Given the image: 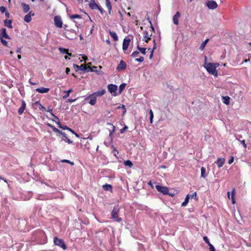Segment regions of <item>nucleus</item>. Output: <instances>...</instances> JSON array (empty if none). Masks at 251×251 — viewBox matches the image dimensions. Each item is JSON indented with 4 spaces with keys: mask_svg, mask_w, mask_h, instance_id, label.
<instances>
[{
    "mask_svg": "<svg viewBox=\"0 0 251 251\" xmlns=\"http://www.w3.org/2000/svg\"><path fill=\"white\" fill-rule=\"evenodd\" d=\"M206 57H205V63L204 65V68L209 74L213 75L214 76H217V71L216 69L219 66V63H207L206 62Z\"/></svg>",
    "mask_w": 251,
    "mask_h": 251,
    "instance_id": "obj_1",
    "label": "nucleus"
},
{
    "mask_svg": "<svg viewBox=\"0 0 251 251\" xmlns=\"http://www.w3.org/2000/svg\"><path fill=\"white\" fill-rule=\"evenodd\" d=\"M120 209L118 206H115L112 211L111 216L112 219L116 222H120L122 221V218L119 217L118 213L119 212Z\"/></svg>",
    "mask_w": 251,
    "mask_h": 251,
    "instance_id": "obj_2",
    "label": "nucleus"
},
{
    "mask_svg": "<svg viewBox=\"0 0 251 251\" xmlns=\"http://www.w3.org/2000/svg\"><path fill=\"white\" fill-rule=\"evenodd\" d=\"M107 89L113 96L116 97L119 95L118 92H117L118 90V86L116 85L113 84H108L107 86Z\"/></svg>",
    "mask_w": 251,
    "mask_h": 251,
    "instance_id": "obj_3",
    "label": "nucleus"
},
{
    "mask_svg": "<svg viewBox=\"0 0 251 251\" xmlns=\"http://www.w3.org/2000/svg\"><path fill=\"white\" fill-rule=\"evenodd\" d=\"M53 242L55 245L58 246L64 250L67 249V247L64 242V241L61 239H59L56 237H54Z\"/></svg>",
    "mask_w": 251,
    "mask_h": 251,
    "instance_id": "obj_4",
    "label": "nucleus"
},
{
    "mask_svg": "<svg viewBox=\"0 0 251 251\" xmlns=\"http://www.w3.org/2000/svg\"><path fill=\"white\" fill-rule=\"evenodd\" d=\"M88 99H90L89 103L91 105H94L96 103L97 97L94 95L93 93L89 95L88 97L85 98V100H87Z\"/></svg>",
    "mask_w": 251,
    "mask_h": 251,
    "instance_id": "obj_5",
    "label": "nucleus"
},
{
    "mask_svg": "<svg viewBox=\"0 0 251 251\" xmlns=\"http://www.w3.org/2000/svg\"><path fill=\"white\" fill-rule=\"evenodd\" d=\"M155 188L158 192H159L164 195L168 194L169 189L166 187H164V186H160L159 185H156L155 186Z\"/></svg>",
    "mask_w": 251,
    "mask_h": 251,
    "instance_id": "obj_6",
    "label": "nucleus"
},
{
    "mask_svg": "<svg viewBox=\"0 0 251 251\" xmlns=\"http://www.w3.org/2000/svg\"><path fill=\"white\" fill-rule=\"evenodd\" d=\"M54 24L56 27L59 28L62 27L63 23L61 17L58 16H55L54 18Z\"/></svg>",
    "mask_w": 251,
    "mask_h": 251,
    "instance_id": "obj_7",
    "label": "nucleus"
},
{
    "mask_svg": "<svg viewBox=\"0 0 251 251\" xmlns=\"http://www.w3.org/2000/svg\"><path fill=\"white\" fill-rule=\"evenodd\" d=\"M235 138L237 140L239 141L241 144H242L244 149L246 150L247 148V146L245 143V140L243 139L242 136L240 134H236Z\"/></svg>",
    "mask_w": 251,
    "mask_h": 251,
    "instance_id": "obj_8",
    "label": "nucleus"
},
{
    "mask_svg": "<svg viewBox=\"0 0 251 251\" xmlns=\"http://www.w3.org/2000/svg\"><path fill=\"white\" fill-rule=\"evenodd\" d=\"M206 6L209 9H215L217 7L218 5L216 1L214 0H208L206 2Z\"/></svg>",
    "mask_w": 251,
    "mask_h": 251,
    "instance_id": "obj_9",
    "label": "nucleus"
},
{
    "mask_svg": "<svg viewBox=\"0 0 251 251\" xmlns=\"http://www.w3.org/2000/svg\"><path fill=\"white\" fill-rule=\"evenodd\" d=\"M73 67L75 70L76 71H77L78 70H81L83 71H86L87 69L89 70L90 69V67L88 68L85 67L84 65H81L80 66H78L75 64H73Z\"/></svg>",
    "mask_w": 251,
    "mask_h": 251,
    "instance_id": "obj_10",
    "label": "nucleus"
},
{
    "mask_svg": "<svg viewBox=\"0 0 251 251\" xmlns=\"http://www.w3.org/2000/svg\"><path fill=\"white\" fill-rule=\"evenodd\" d=\"M126 64L123 60H121L120 63L118 64L117 67V70L118 71H122L126 69Z\"/></svg>",
    "mask_w": 251,
    "mask_h": 251,
    "instance_id": "obj_11",
    "label": "nucleus"
},
{
    "mask_svg": "<svg viewBox=\"0 0 251 251\" xmlns=\"http://www.w3.org/2000/svg\"><path fill=\"white\" fill-rule=\"evenodd\" d=\"M130 40L129 39L125 38L123 43V50H127L129 46Z\"/></svg>",
    "mask_w": 251,
    "mask_h": 251,
    "instance_id": "obj_12",
    "label": "nucleus"
},
{
    "mask_svg": "<svg viewBox=\"0 0 251 251\" xmlns=\"http://www.w3.org/2000/svg\"><path fill=\"white\" fill-rule=\"evenodd\" d=\"M35 91L38 93L44 94L49 92L50 89L48 88L40 87L35 89Z\"/></svg>",
    "mask_w": 251,
    "mask_h": 251,
    "instance_id": "obj_13",
    "label": "nucleus"
},
{
    "mask_svg": "<svg viewBox=\"0 0 251 251\" xmlns=\"http://www.w3.org/2000/svg\"><path fill=\"white\" fill-rule=\"evenodd\" d=\"M180 16L179 12H176L175 15L173 16V20L175 25H177L178 24V19Z\"/></svg>",
    "mask_w": 251,
    "mask_h": 251,
    "instance_id": "obj_14",
    "label": "nucleus"
},
{
    "mask_svg": "<svg viewBox=\"0 0 251 251\" xmlns=\"http://www.w3.org/2000/svg\"><path fill=\"white\" fill-rule=\"evenodd\" d=\"M25 107H26L25 102L24 100H22V105L21 106V107L19 108V109L18 110L19 114L22 115L23 114V113L24 112V111L25 108Z\"/></svg>",
    "mask_w": 251,
    "mask_h": 251,
    "instance_id": "obj_15",
    "label": "nucleus"
},
{
    "mask_svg": "<svg viewBox=\"0 0 251 251\" xmlns=\"http://www.w3.org/2000/svg\"><path fill=\"white\" fill-rule=\"evenodd\" d=\"M34 13H32V12L31 11L29 12L27 14H26L25 16L24 21L26 23L30 22L31 20V16H34Z\"/></svg>",
    "mask_w": 251,
    "mask_h": 251,
    "instance_id": "obj_16",
    "label": "nucleus"
},
{
    "mask_svg": "<svg viewBox=\"0 0 251 251\" xmlns=\"http://www.w3.org/2000/svg\"><path fill=\"white\" fill-rule=\"evenodd\" d=\"M225 161V160L224 158H219L215 163L217 164L218 168H221L223 166Z\"/></svg>",
    "mask_w": 251,
    "mask_h": 251,
    "instance_id": "obj_17",
    "label": "nucleus"
},
{
    "mask_svg": "<svg viewBox=\"0 0 251 251\" xmlns=\"http://www.w3.org/2000/svg\"><path fill=\"white\" fill-rule=\"evenodd\" d=\"M0 35H1V37L3 38L8 39H11L10 37L6 33V30L5 28H2L1 29V32Z\"/></svg>",
    "mask_w": 251,
    "mask_h": 251,
    "instance_id": "obj_18",
    "label": "nucleus"
},
{
    "mask_svg": "<svg viewBox=\"0 0 251 251\" xmlns=\"http://www.w3.org/2000/svg\"><path fill=\"white\" fill-rule=\"evenodd\" d=\"M89 5L92 9H97L98 7V5L96 3L94 0H90Z\"/></svg>",
    "mask_w": 251,
    "mask_h": 251,
    "instance_id": "obj_19",
    "label": "nucleus"
},
{
    "mask_svg": "<svg viewBox=\"0 0 251 251\" xmlns=\"http://www.w3.org/2000/svg\"><path fill=\"white\" fill-rule=\"evenodd\" d=\"M143 33L144 37L145 39V41L148 43L149 42V40L151 39V35L149 34V32L147 30H144Z\"/></svg>",
    "mask_w": 251,
    "mask_h": 251,
    "instance_id": "obj_20",
    "label": "nucleus"
},
{
    "mask_svg": "<svg viewBox=\"0 0 251 251\" xmlns=\"http://www.w3.org/2000/svg\"><path fill=\"white\" fill-rule=\"evenodd\" d=\"M12 21L11 20H5L4 21V26H5L8 28H12L13 26L12 25Z\"/></svg>",
    "mask_w": 251,
    "mask_h": 251,
    "instance_id": "obj_21",
    "label": "nucleus"
},
{
    "mask_svg": "<svg viewBox=\"0 0 251 251\" xmlns=\"http://www.w3.org/2000/svg\"><path fill=\"white\" fill-rule=\"evenodd\" d=\"M105 93V90L103 89L100 91H98L93 93L94 95L97 98L98 97H101Z\"/></svg>",
    "mask_w": 251,
    "mask_h": 251,
    "instance_id": "obj_22",
    "label": "nucleus"
},
{
    "mask_svg": "<svg viewBox=\"0 0 251 251\" xmlns=\"http://www.w3.org/2000/svg\"><path fill=\"white\" fill-rule=\"evenodd\" d=\"M21 5L23 7V11L25 13H27L29 11L30 9L29 5L23 2L22 3Z\"/></svg>",
    "mask_w": 251,
    "mask_h": 251,
    "instance_id": "obj_23",
    "label": "nucleus"
},
{
    "mask_svg": "<svg viewBox=\"0 0 251 251\" xmlns=\"http://www.w3.org/2000/svg\"><path fill=\"white\" fill-rule=\"evenodd\" d=\"M109 33L111 37L113 39L114 41H118V36L115 32L110 31Z\"/></svg>",
    "mask_w": 251,
    "mask_h": 251,
    "instance_id": "obj_24",
    "label": "nucleus"
},
{
    "mask_svg": "<svg viewBox=\"0 0 251 251\" xmlns=\"http://www.w3.org/2000/svg\"><path fill=\"white\" fill-rule=\"evenodd\" d=\"M105 4L108 9V13L110 14L112 10V5L109 0H105Z\"/></svg>",
    "mask_w": 251,
    "mask_h": 251,
    "instance_id": "obj_25",
    "label": "nucleus"
},
{
    "mask_svg": "<svg viewBox=\"0 0 251 251\" xmlns=\"http://www.w3.org/2000/svg\"><path fill=\"white\" fill-rule=\"evenodd\" d=\"M103 189L105 191L111 192L112 190V185L110 184H106L102 186Z\"/></svg>",
    "mask_w": 251,
    "mask_h": 251,
    "instance_id": "obj_26",
    "label": "nucleus"
},
{
    "mask_svg": "<svg viewBox=\"0 0 251 251\" xmlns=\"http://www.w3.org/2000/svg\"><path fill=\"white\" fill-rule=\"evenodd\" d=\"M58 50H59V51L61 53H62V54H67L69 56H71L72 55V53H69L68 51V50L65 49H64V48L60 47V48H59Z\"/></svg>",
    "mask_w": 251,
    "mask_h": 251,
    "instance_id": "obj_27",
    "label": "nucleus"
},
{
    "mask_svg": "<svg viewBox=\"0 0 251 251\" xmlns=\"http://www.w3.org/2000/svg\"><path fill=\"white\" fill-rule=\"evenodd\" d=\"M156 48V44L155 42V40L154 39L153 40V49L151 50V49H149V50H151V54L150 55V57H149V58L151 59L152 58V56H153V50L154 49H155Z\"/></svg>",
    "mask_w": 251,
    "mask_h": 251,
    "instance_id": "obj_28",
    "label": "nucleus"
},
{
    "mask_svg": "<svg viewBox=\"0 0 251 251\" xmlns=\"http://www.w3.org/2000/svg\"><path fill=\"white\" fill-rule=\"evenodd\" d=\"M223 102L227 105L229 103L230 98L228 96H225L222 97Z\"/></svg>",
    "mask_w": 251,
    "mask_h": 251,
    "instance_id": "obj_29",
    "label": "nucleus"
},
{
    "mask_svg": "<svg viewBox=\"0 0 251 251\" xmlns=\"http://www.w3.org/2000/svg\"><path fill=\"white\" fill-rule=\"evenodd\" d=\"M126 86V84L124 83H122L120 85L119 89V91H118L119 95H120V94H121L122 93V92H123L124 89L125 88Z\"/></svg>",
    "mask_w": 251,
    "mask_h": 251,
    "instance_id": "obj_30",
    "label": "nucleus"
},
{
    "mask_svg": "<svg viewBox=\"0 0 251 251\" xmlns=\"http://www.w3.org/2000/svg\"><path fill=\"white\" fill-rule=\"evenodd\" d=\"M201 177H203V178H205L207 176V175H206V174H205V172H206L205 168L202 167L201 168Z\"/></svg>",
    "mask_w": 251,
    "mask_h": 251,
    "instance_id": "obj_31",
    "label": "nucleus"
},
{
    "mask_svg": "<svg viewBox=\"0 0 251 251\" xmlns=\"http://www.w3.org/2000/svg\"><path fill=\"white\" fill-rule=\"evenodd\" d=\"M189 199H190L189 195H187L184 201L181 203V206H185L188 203Z\"/></svg>",
    "mask_w": 251,
    "mask_h": 251,
    "instance_id": "obj_32",
    "label": "nucleus"
},
{
    "mask_svg": "<svg viewBox=\"0 0 251 251\" xmlns=\"http://www.w3.org/2000/svg\"><path fill=\"white\" fill-rule=\"evenodd\" d=\"M65 35L66 37L70 40H73L76 38L75 35H70V33L69 32H66Z\"/></svg>",
    "mask_w": 251,
    "mask_h": 251,
    "instance_id": "obj_33",
    "label": "nucleus"
},
{
    "mask_svg": "<svg viewBox=\"0 0 251 251\" xmlns=\"http://www.w3.org/2000/svg\"><path fill=\"white\" fill-rule=\"evenodd\" d=\"M72 91H73L72 89H70L69 90H68L67 91H64V93L66 94L64 96H63V99H66V98H67L69 96L70 93H71Z\"/></svg>",
    "mask_w": 251,
    "mask_h": 251,
    "instance_id": "obj_34",
    "label": "nucleus"
},
{
    "mask_svg": "<svg viewBox=\"0 0 251 251\" xmlns=\"http://www.w3.org/2000/svg\"><path fill=\"white\" fill-rule=\"evenodd\" d=\"M208 41H209V39H207L202 43V44H201V45L200 47V49L201 50H203V49H204V48H205L206 44L208 42Z\"/></svg>",
    "mask_w": 251,
    "mask_h": 251,
    "instance_id": "obj_35",
    "label": "nucleus"
},
{
    "mask_svg": "<svg viewBox=\"0 0 251 251\" xmlns=\"http://www.w3.org/2000/svg\"><path fill=\"white\" fill-rule=\"evenodd\" d=\"M137 49L143 54H146V49L145 48H141L139 45L137 47Z\"/></svg>",
    "mask_w": 251,
    "mask_h": 251,
    "instance_id": "obj_36",
    "label": "nucleus"
},
{
    "mask_svg": "<svg viewBox=\"0 0 251 251\" xmlns=\"http://www.w3.org/2000/svg\"><path fill=\"white\" fill-rule=\"evenodd\" d=\"M149 114H150V123L152 124L153 123V113L151 109H150L149 111Z\"/></svg>",
    "mask_w": 251,
    "mask_h": 251,
    "instance_id": "obj_37",
    "label": "nucleus"
},
{
    "mask_svg": "<svg viewBox=\"0 0 251 251\" xmlns=\"http://www.w3.org/2000/svg\"><path fill=\"white\" fill-rule=\"evenodd\" d=\"M124 164L126 166L131 167L133 166L132 163L129 160L124 161Z\"/></svg>",
    "mask_w": 251,
    "mask_h": 251,
    "instance_id": "obj_38",
    "label": "nucleus"
},
{
    "mask_svg": "<svg viewBox=\"0 0 251 251\" xmlns=\"http://www.w3.org/2000/svg\"><path fill=\"white\" fill-rule=\"evenodd\" d=\"M0 40L2 44L5 46L7 47L8 46V43L7 42L3 39V37H1V35H0Z\"/></svg>",
    "mask_w": 251,
    "mask_h": 251,
    "instance_id": "obj_39",
    "label": "nucleus"
},
{
    "mask_svg": "<svg viewBox=\"0 0 251 251\" xmlns=\"http://www.w3.org/2000/svg\"><path fill=\"white\" fill-rule=\"evenodd\" d=\"M70 18L71 19H81V16L80 15H78V14H73V15H72L70 16Z\"/></svg>",
    "mask_w": 251,
    "mask_h": 251,
    "instance_id": "obj_40",
    "label": "nucleus"
},
{
    "mask_svg": "<svg viewBox=\"0 0 251 251\" xmlns=\"http://www.w3.org/2000/svg\"><path fill=\"white\" fill-rule=\"evenodd\" d=\"M59 127L61 128H62L63 129H67V130H69V127H68L67 126H63L59 122H58V123H57Z\"/></svg>",
    "mask_w": 251,
    "mask_h": 251,
    "instance_id": "obj_41",
    "label": "nucleus"
},
{
    "mask_svg": "<svg viewBox=\"0 0 251 251\" xmlns=\"http://www.w3.org/2000/svg\"><path fill=\"white\" fill-rule=\"evenodd\" d=\"M234 191H235V190L234 189L232 192V193H231V199L232 200V202L233 203H235V200H234Z\"/></svg>",
    "mask_w": 251,
    "mask_h": 251,
    "instance_id": "obj_42",
    "label": "nucleus"
},
{
    "mask_svg": "<svg viewBox=\"0 0 251 251\" xmlns=\"http://www.w3.org/2000/svg\"><path fill=\"white\" fill-rule=\"evenodd\" d=\"M61 162H62L68 163L71 164V165H74V163L73 162H72V161H70L69 160H67V159L62 160Z\"/></svg>",
    "mask_w": 251,
    "mask_h": 251,
    "instance_id": "obj_43",
    "label": "nucleus"
},
{
    "mask_svg": "<svg viewBox=\"0 0 251 251\" xmlns=\"http://www.w3.org/2000/svg\"><path fill=\"white\" fill-rule=\"evenodd\" d=\"M52 129L53 131L55 132L58 133H61V131L57 128H56L55 126H52Z\"/></svg>",
    "mask_w": 251,
    "mask_h": 251,
    "instance_id": "obj_44",
    "label": "nucleus"
},
{
    "mask_svg": "<svg viewBox=\"0 0 251 251\" xmlns=\"http://www.w3.org/2000/svg\"><path fill=\"white\" fill-rule=\"evenodd\" d=\"M47 111L49 112L51 114V115L55 119H57V120H59L58 118L55 115H54L52 112V109H50V108H48Z\"/></svg>",
    "mask_w": 251,
    "mask_h": 251,
    "instance_id": "obj_45",
    "label": "nucleus"
},
{
    "mask_svg": "<svg viewBox=\"0 0 251 251\" xmlns=\"http://www.w3.org/2000/svg\"><path fill=\"white\" fill-rule=\"evenodd\" d=\"M139 54V52L138 51H134V52L132 53V54H131V56L132 57H137V56H138Z\"/></svg>",
    "mask_w": 251,
    "mask_h": 251,
    "instance_id": "obj_46",
    "label": "nucleus"
},
{
    "mask_svg": "<svg viewBox=\"0 0 251 251\" xmlns=\"http://www.w3.org/2000/svg\"><path fill=\"white\" fill-rule=\"evenodd\" d=\"M135 61L139 62H142L144 61V57L142 56H140L139 58H136Z\"/></svg>",
    "mask_w": 251,
    "mask_h": 251,
    "instance_id": "obj_47",
    "label": "nucleus"
},
{
    "mask_svg": "<svg viewBox=\"0 0 251 251\" xmlns=\"http://www.w3.org/2000/svg\"><path fill=\"white\" fill-rule=\"evenodd\" d=\"M6 10V8L4 6H1L0 7V11L2 13H5Z\"/></svg>",
    "mask_w": 251,
    "mask_h": 251,
    "instance_id": "obj_48",
    "label": "nucleus"
},
{
    "mask_svg": "<svg viewBox=\"0 0 251 251\" xmlns=\"http://www.w3.org/2000/svg\"><path fill=\"white\" fill-rule=\"evenodd\" d=\"M209 247V250L210 251H215V248L214 247V246L211 244L210 243V244H208Z\"/></svg>",
    "mask_w": 251,
    "mask_h": 251,
    "instance_id": "obj_49",
    "label": "nucleus"
},
{
    "mask_svg": "<svg viewBox=\"0 0 251 251\" xmlns=\"http://www.w3.org/2000/svg\"><path fill=\"white\" fill-rule=\"evenodd\" d=\"M203 240L205 243H206L207 244H210V242L209 241V239L207 236H204L203 238Z\"/></svg>",
    "mask_w": 251,
    "mask_h": 251,
    "instance_id": "obj_50",
    "label": "nucleus"
},
{
    "mask_svg": "<svg viewBox=\"0 0 251 251\" xmlns=\"http://www.w3.org/2000/svg\"><path fill=\"white\" fill-rule=\"evenodd\" d=\"M108 125H111V126H112V127H113L112 131H111V132H110V134H109V136H110V137H111V136H112V133H113V132H114L115 131V126H114L113 125H112V124H111L108 123Z\"/></svg>",
    "mask_w": 251,
    "mask_h": 251,
    "instance_id": "obj_51",
    "label": "nucleus"
},
{
    "mask_svg": "<svg viewBox=\"0 0 251 251\" xmlns=\"http://www.w3.org/2000/svg\"><path fill=\"white\" fill-rule=\"evenodd\" d=\"M127 126H125L123 128H122L120 130V133L122 134L127 129Z\"/></svg>",
    "mask_w": 251,
    "mask_h": 251,
    "instance_id": "obj_52",
    "label": "nucleus"
},
{
    "mask_svg": "<svg viewBox=\"0 0 251 251\" xmlns=\"http://www.w3.org/2000/svg\"><path fill=\"white\" fill-rule=\"evenodd\" d=\"M121 108H123V110H124V111H123V114H125V113L126 112V109L125 108V106L124 105H122V106H119L118 107V109H120Z\"/></svg>",
    "mask_w": 251,
    "mask_h": 251,
    "instance_id": "obj_53",
    "label": "nucleus"
},
{
    "mask_svg": "<svg viewBox=\"0 0 251 251\" xmlns=\"http://www.w3.org/2000/svg\"><path fill=\"white\" fill-rule=\"evenodd\" d=\"M190 198H194L195 199H197V193L196 192H195L194 193L192 194L191 195H189Z\"/></svg>",
    "mask_w": 251,
    "mask_h": 251,
    "instance_id": "obj_54",
    "label": "nucleus"
},
{
    "mask_svg": "<svg viewBox=\"0 0 251 251\" xmlns=\"http://www.w3.org/2000/svg\"><path fill=\"white\" fill-rule=\"evenodd\" d=\"M64 141L68 143V144H72L73 143V142L70 139H69L68 137H66L64 139Z\"/></svg>",
    "mask_w": 251,
    "mask_h": 251,
    "instance_id": "obj_55",
    "label": "nucleus"
},
{
    "mask_svg": "<svg viewBox=\"0 0 251 251\" xmlns=\"http://www.w3.org/2000/svg\"><path fill=\"white\" fill-rule=\"evenodd\" d=\"M97 9H99V11H100V13H101V14H102H102H103V9L101 8V6H98V7H97Z\"/></svg>",
    "mask_w": 251,
    "mask_h": 251,
    "instance_id": "obj_56",
    "label": "nucleus"
},
{
    "mask_svg": "<svg viewBox=\"0 0 251 251\" xmlns=\"http://www.w3.org/2000/svg\"><path fill=\"white\" fill-rule=\"evenodd\" d=\"M68 32L69 33H72L74 34V35H76L75 31L74 29H71L70 30H68Z\"/></svg>",
    "mask_w": 251,
    "mask_h": 251,
    "instance_id": "obj_57",
    "label": "nucleus"
},
{
    "mask_svg": "<svg viewBox=\"0 0 251 251\" xmlns=\"http://www.w3.org/2000/svg\"><path fill=\"white\" fill-rule=\"evenodd\" d=\"M75 100H76V99H68L67 100V102L71 103V102H74L75 101Z\"/></svg>",
    "mask_w": 251,
    "mask_h": 251,
    "instance_id": "obj_58",
    "label": "nucleus"
},
{
    "mask_svg": "<svg viewBox=\"0 0 251 251\" xmlns=\"http://www.w3.org/2000/svg\"><path fill=\"white\" fill-rule=\"evenodd\" d=\"M233 160H234L233 157H231V158L228 160V164H231L233 162Z\"/></svg>",
    "mask_w": 251,
    "mask_h": 251,
    "instance_id": "obj_59",
    "label": "nucleus"
},
{
    "mask_svg": "<svg viewBox=\"0 0 251 251\" xmlns=\"http://www.w3.org/2000/svg\"><path fill=\"white\" fill-rule=\"evenodd\" d=\"M21 49H22V47L18 48V49L16 50L17 53H21L22 52Z\"/></svg>",
    "mask_w": 251,
    "mask_h": 251,
    "instance_id": "obj_60",
    "label": "nucleus"
},
{
    "mask_svg": "<svg viewBox=\"0 0 251 251\" xmlns=\"http://www.w3.org/2000/svg\"><path fill=\"white\" fill-rule=\"evenodd\" d=\"M59 134L62 135L64 137H65V138H66V137H67V136H66V134L65 132H62V131H61V133H59Z\"/></svg>",
    "mask_w": 251,
    "mask_h": 251,
    "instance_id": "obj_61",
    "label": "nucleus"
},
{
    "mask_svg": "<svg viewBox=\"0 0 251 251\" xmlns=\"http://www.w3.org/2000/svg\"><path fill=\"white\" fill-rule=\"evenodd\" d=\"M29 82L30 83V84L31 85H36L37 84V83H36V82H32L31 80V79H30L29 80Z\"/></svg>",
    "mask_w": 251,
    "mask_h": 251,
    "instance_id": "obj_62",
    "label": "nucleus"
},
{
    "mask_svg": "<svg viewBox=\"0 0 251 251\" xmlns=\"http://www.w3.org/2000/svg\"><path fill=\"white\" fill-rule=\"evenodd\" d=\"M5 16H6L7 18H9V17H10V14H9V12H6L5 13Z\"/></svg>",
    "mask_w": 251,
    "mask_h": 251,
    "instance_id": "obj_63",
    "label": "nucleus"
},
{
    "mask_svg": "<svg viewBox=\"0 0 251 251\" xmlns=\"http://www.w3.org/2000/svg\"><path fill=\"white\" fill-rule=\"evenodd\" d=\"M70 71V69L69 68H66V73L67 74H68L69 73Z\"/></svg>",
    "mask_w": 251,
    "mask_h": 251,
    "instance_id": "obj_64",
    "label": "nucleus"
}]
</instances>
